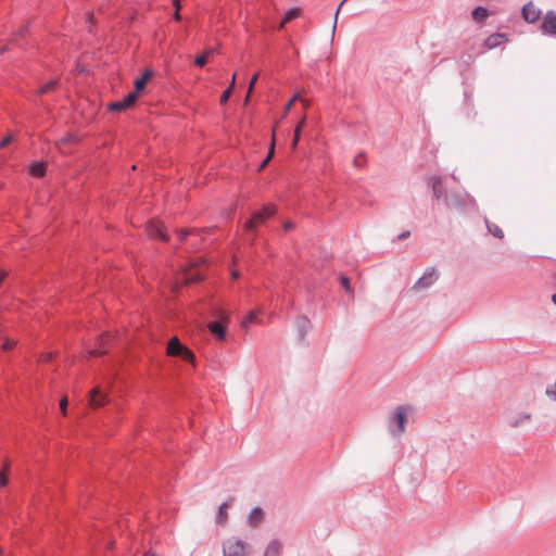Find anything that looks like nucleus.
Here are the masks:
<instances>
[{"label":"nucleus","mask_w":556,"mask_h":556,"mask_svg":"<svg viewBox=\"0 0 556 556\" xmlns=\"http://www.w3.org/2000/svg\"><path fill=\"white\" fill-rule=\"evenodd\" d=\"M276 213V206L268 204L262 210L255 212L250 219L244 223V230L248 232H255L256 228L266 223Z\"/></svg>","instance_id":"1"},{"label":"nucleus","mask_w":556,"mask_h":556,"mask_svg":"<svg viewBox=\"0 0 556 556\" xmlns=\"http://www.w3.org/2000/svg\"><path fill=\"white\" fill-rule=\"evenodd\" d=\"M166 355L172 357H179L187 363H193L195 359L193 352L184 345L177 337H173L167 342Z\"/></svg>","instance_id":"2"},{"label":"nucleus","mask_w":556,"mask_h":556,"mask_svg":"<svg viewBox=\"0 0 556 556\" xmlns=\"http://www.w3.org/2000/svg\"><path fill=\"white\" fill-rule=\"evenodd\" d=\"M413 408L408 405L399 406L389 420V430L393 435L402 434L405 431L407 413Z\"/></svg>","instance_id":"3"},{"label":"nucleus","mask_w":556,"mask_h":556,"mask_svg":"<svg viewBox=\"0 0 556 556\" xmlns=\"http://www.w3.org/2000/svg\"><path fill=\"white\" fill-rule=\"evenodd\" d=\"M247 548L242 540L229 538L223 543V556H247Z\"/></svg>","instance_id":"4"},{"label":"nucleus","mask_w":556,"mask_h":556,"mask_svg":"<svg viewBox=\"0 0 556 556\" xmlns=\"http://www.w3.org/2000/svg\"><path fill=\"white\" fill-rule=\"evenodd\" d=\"M146 231L151 238H159L162 241H167L168 236L164 231L163 224L160 220H150L147 223Z\"/></svg>","instance_id":"5"},{"label":"nucleus","mask_w":556,"mask_h":556,"mask_svg":"<svg viewBox=\"0 0 556 556\" xmlns=\"http://www.w3.org/2000/svg\"><path fill=\"white\" fill-rule=\"evenodd\" d=\"M541 30L543 34L556 35V13L554 11H548L543 16Z\"/></svg>","instance_id":"6"},{"label":"nucleus","mask_w":556,"mask_h":556,"mask_svg":"<svg viewBox=\"0 0 556 556\" xmlns=\"http://www.w3.org/2000/svg\"><path fill=\"white\" fill-rule=\"evenodd\" d=\"M522 17L528 23H535L541 17V11L532 1H529L522 8Z\"/></svg>","instance_id":"7"},{"label":"nucleus","mask_w":556,"mask_h":556,"mask_svg":"<svg viewBox=\"0 0 556 556\" xmlns=\"http://www.w3.org/2000/svg\"><path fill=\"white\" fill-rule=\"evenodd\" d=\"M109 333L102 334L98 340V346L96 349L88 350L87 355L98 357L106 354L109 350Z\"/></svg>","instance_id":"8"},{"label":"nucleus","mask_w":556,"mask_h":556,"mask_svg":"<svg viewBox=\"0 0 556 556\" xmlns=\"http://www.w3.org/2000/svg\"><path fill=\"white\" fill-rule=\"evenodd\" d=\"M438 279V275L434 270L427 271L420 277L416 283L413 286V289L416 291H420L422 289H426L434 283V281Z\"/></svg>","instance_id":"9"},{"label":"nucleus","mask_w":556,"mask_h":556,"mask_svg":"<svg viewBox=\"0 0 556 556\" xmlns=\"http://www.w3.org/2000/svg\"><path fill=\"white\" fill-rule=\"evenodd\" d=\"M137 101L136 92H130L123 100L113 102L110 105V110L112 112H122L128 108H130Z\"/></svg>","instance_id":"10"},{"label":"nucleus","mask_w":556,"mask_h":556,"mask_svg":"<svg viewBox=\"0 0 556 556\" xmlns=\"http://www.w3.org/2000/svg\"><path fill=\"white\" fill-rule=\"evenodd\" d=\"M89 404L93 407H100L106 402V394L101 392L98 388L88 391Z\"/></svg>","instance_id":"11"},{"label":"nucleus","mask_w":556,"mask_h":556,"mask_svg":"<svg viewBox=\"0 0 556 556\" xmlns=\"http://www.w3.org/2000/svg\"><path fill=\"white\" fill-rule=\"evenodd\" d=\"M507 40L506 36L504 34H492L484 40V47L485 49H494L498 46H501L503 42Z\"/></svg>","instance_id":"12"},{"label":"nucleus","mask_w":556,"mask_h":556,"mask_svg":"<svg viewBox=\"0 0 556 556\" xmlns=\"http://www.w3.org/2000/svg\"><path fill=\"white\" fill-rule=\"evenodd\" d=\"M264 517V510L260 507H254L249 514L248 522L251 527L256 528L260 523H262Z\"/></svg>","instance_id":"13"},{"label":"nucleus","mask_w":556,"mask_h":556,"mask_svg":"<svg viewBox=\"0 0 556 556\" xmlns=\"http://www.w3.org/2000/svg\"><path fill=\"white\" fill-rule=\"evenodd\" d=\"M207 328L210 332L215 336L218 340H224L226 337V328L223 326L222 323L218 321H211L207 325Z\"/></svg>","instance_id":"14"},{"label":"nucleus","mask_w":556,"mask_h":556,"mask_svg":"<svg viewBox=\"0 0 556 556\" xmlns=\"http://www.w3.org/2000/svg\"><path fill=\"white\" fill-rule=\"evenodd\" d=\"M153 75V72L150 70H147L143 75L135 80V90L132 92H136V96L138 97V93L143 90L146 87L148 80Z\"/></svg>","instance_id":"15"},{"label":"nucleus","mask_w":556,"mask_h":556,"mask_svg":"<svg viewBox=\"0 0 556 556\" xmlns=\"http://www.w3.org/2000/svg\"><path fill=\"white\" fill-rule=\"evenodd\" d=\"M300 16H301V9L292 8L290 10H288L279 25V29H282L287 23H289Z\"/></svg>","instance_id":"16"},{"label":"nucleus","mask_w":556,"mask_h":556,"mask_svg":"<svg viewBox=\"0 0 556 556\" xmlns=\"http://www.w3.org/2000/svg\"><path fill=\"white\" fill-rule=\"evenodd\" d=\"M281 544L277 540H273L268 543L264 556H280L281 553Z\"/></svg>","instance_id":"17"},{"label":"nucleus","mask_w":556,"mask_h":556,"mask_svg":"<svg viewBox=\"0 0 556 556\" xmlns=\"http://www.w3.org/2000/svg\"><path fill=\"white\" fill-rule=\"evenodd\" d=\"M531 419V415L529 413L520 414L518 417L510 418L508 424L511 428H517L525 422H528Z\"/></svg>","instance_id":"18"},{"label":"nucleus","mask_w":556,"mask_h":556,"mask_svg":"<svg viewBox=\"0 0 556 556\" xmlns=\"http://www.w3.org/2000/svg\"><path fill=\"white\" fill-rule=\"evenodd\" d=\"M304 124H305V116H303L302 119L295 126L294 135H293V140L291 142V148L293 150H295L296 147H298V143H299V140H300V136H301V131H302V128H303Z\"/></svg>","instance_id":"19"},{"label":"nucleus","mask_w":556,"mask_h":556,"mask_svg":"<svg viewBox=\"0 0 556 556\" xmlns=\"http://www.w3.org/2000/svg\"><path fill=\"white\" fill-rule=\"evenodd\" d=\"M471 16L472 18L476 21V22H483L488 16H489V12L485 8L483 7H477L476 9H473V11L471 12Z\"/></svg>","instance_id":"20"},{"label":"nucleus","mask_w":556,"mask_h":556,"mask_svg":"<svg viewBox=\"0 0 556 556\" xmlns=\"http://www.w3.org/2000/svg\"><path fill=\"white\" fill-rule=\"evenodd\" d=\"M30 174L35 177H41L46 173V164L41 162H35L30 165Z\"/></svg>","instance_id":"21"},{"label":"nucleus","mask_w":556,"mask_h":556,"mask_svg":"<svg viewBox=\"0 0 556 556\" xmlns=\"http://www.w3.org/2000/svg\"><path fill=\"white\" fill-rule=\"evenodd\" d=\"M227 509H228V504L227 503H223L218 507L217 515H216V522L217 523L224 525L227 521V518H228Z\"/></svg>","instance_id":"22"},{"label":"nucleus","mask_w":556,"mask_h":556,"mask_svg":"<svg viewBox=\"0 0 556 556\" xmlns=\"http://www.w3.org/2000/svg\"><path fill=\"white\" fill-rule=\"evenodd\" d=\"M274 153H275V131L273 132V138H271V142H270V148H269L268 154H267L266 159L260 164V166L257 168L258 172H262L266 167L268 162L274 156Z\"/></svg>","instance_id":"23"},{"label":"nucleus","mask_w":556,"mask_h":556,"mask_svg":"<svg viewBox=\"0 0 556 556\" xmlns=\"http://www.w3.org/2000/svg\"><path fill=\"white\" fill-rule=\"evenodd\" d=\"M488 230L491 235H493L496 238L502 239L504 237V232L500 226H497L494 223L486 222Z\"/></svg>","instance_id":"24"},{"label":"nucleus","mask_w":556,"mask_h":556,"mask_svg":"<svg viewBox=\"0 0 556 556\" xmlns=\"http://www.w3.org/2000/svg\"><path fill=\"white\" fill-rule=\"evenodd\" d=\"M256 321H257V320H256V318H255V313H254V312H250V313L245 316V318L243 319V321H242L241 326H242L243 328H248L251 324H254V323H256Z\"/></svg>","instance_id":"25"},{"label":"nucleus","mask_w":556,"mask_h":556,"mask_svg":"<svg viewBox=\"0 0 556 556\" xmlns=\"http://www.w3.org/2000/svg\"><path fill=\"white\" fill-rule=\"evenodd\" d=\"M56 85H58V80H51V81L47 83L46 85H43L39 89L38 93L42 94V93L49 92L50 90L54 89L56 87Z\"/></svg>","instance_id":"26"},{"label":"nucleus","mask_w":556,"mask_h":556,"mask_svg":"<svg viewBox=\"0 0 556 556\" xmlns=\"http://www.w3.org/2000/svg\"><path fill=\"white\" fill-rule=\"evenodd\" d=\"M77 141H78V137H77L76 135H72V134H70V135L64 136V137L60 140L59 144H60V147H61V146H65V144H67V143H73V142H77Z\"/></svg>","instance_id":"27"},{"label":"nucleus","mask_w":556,"mask_h":556,"mask_svg":"<svg viewBox=\"0 0 556 556\" xmlns=\"http://www.w3.org/2000/svg\"><path fill=\"white\" fill-rule=\"evenodd\" d=\"M296 100H300V93H295L290 100L289 102L285 105L283 108V116H286L289 111L291 110L293 103L296 101Z\"/></svg>","instance_id":"28"},{"label":"nucleus","mask_w":556,"mask_h":556,"mask_svg":"<svg viewBox=\"0 0 556 556\" xmlns=\"http://www.w3.org/2000/svg\"><path fill=\"white\" fill-rule=\"evenodd\" d=\"M433 192L438 199L442 197V184L439 178L433 180Z\"/></svg>","instance_id":"29"},{"label":"nucleus","mask_w":556,"mask_h":556,"mask_svg":"<svg viewBox=\"0 0 556 556\" xmlns=\"http://www.w3.org/2000/svg\"><path fill=\"white\" fill-rule=\"evenodd\" d=\"M55 356V354L53 352H45V353H41L38 357V362L39 363H48L50 362L53 357Z\"/></svg>","instance_id":"30"},{"label":"nucleus","mask_w":556,"mask_h":556,"mask_svg":"<svg viewBox=\"0 0 556 556\" xmlns=\"http://www.w3.org/2000/svg\"><path fill=\"white\" fill-rule=\"evenodd\" d=\"M545 394L552 400L556 402V384H549L546 390Z\"/></svg>","instance_id":"31"},{"label":"nucleus","mask_w":556,"mask_h":556,"mask_svg":"<svg viewBox=\"0 0 556 556\" xmlns=\"http://www.w3.org/2000/svg\"><path fill=\"white\" fill-rule=\"evenodd\" d=\"M231 93H232L231 88H227V89L222 93V96H220V99H219L220 104H225V103L228 101V99L230 98Z\"/></svg>","instance_id":"32"},{"label":"nucleus","mask_w":556,"mask_h":556,"mask_svg":"<svg viewBox=\"0 0 556 556\" xmlns=\"http://www.w3.org/2000/svg\"><path fill=\"white\" fill-rule=\"evenodd\" d=\"M206 62H207L206 54L199 55L194 59V64L200 67L204 66L206 64Z\"/></svg>","instance_id":"33"},{"label":"nucleus","mask_w":556,"mask_h":556,"mask_svg":"<svg viewBox=\"0 0 556 556\" xmlns=\"http://www.w3.org/2000/svg\"><path fill=\"white\" fill-rule=\"evenodd\" d=\"M16 342L14 340L7 339L2 344L1 349L3 351H9L15 346Z\"/></svg>","instance_id":"34"},{"label":"nucleus","mask_w":556,"mask_h":556,"mask_svg":"<svg viewBox=\"0 0 556 556\" xmlns=\"http://www.w3.org/2000/svg\"><path fill=\"white\" fill-rule=\"evenodd\" d=\"M7 469L0 471V488H4L8 484Z\"/></svg>","instance_id":"35"},{"label":"nucleus","mask_w":556,"mask_h":556,"mask_svg":"<svg viewBox=\"0 0 556 556\" xmlns=\"http://www.w3.org/2000/svg\"><path fill=\"white\" fill-rule=\"evenodd\" d=\"M12 141H13V136H12V135H8L7 137H4V138L0 141V149L5 148V147H7V146H9Z\"/></svg>","instance_id":"36"},{"label":"nucleus","mask_w":556,"mask_h":556,"mask_svg":"<svg viewBox=\"0 0 556 556\" xmlns=\"http://www.w3.org/2000/svg\"><path fill=\"white\" fill-rule=\"evenodd\" d=\"M345 1H346V0H343V1L339 4V7H338V9H337V11H336V14H334V21H333V26H332V33H334V31H336V27H337V21H338L339 12H340V9H341V7L343 5V3H344Z\"/></svg>","instance_id":"37"},{"label":"nucleus","mask_w":556,"mask_h":556,"mask_svg":"<svg viewBox=\"0 0 556 556\" xmlns=\"http://www.w3.org/2000/svg\"><path fill=\"white\" fill-rule=\"evenodd\" d=\"M257 77H258V74H254L250 80V84H249V94H251L255 84H256V80H257Z\"/></svg>","instance_id":"38"},{"label":"nucleus","mask_w":556,"mask_h":556,"mask_svg":"<svg viewBox=\"0 0 556 556\" xmlns=\"http://www.w3.org/2000/svg\"><path fill=\"white\" fill-rule=\"evenodd\" d=\"M67 404H68L67 397H63V399L60 401V408H61V410H62L63 415H66Z\"/></svg>","instance_id":"39"},{"label":"nucleus","mask_w":556,"mask_h":556,"mask_svg":"<svg viewBox=\"0 0 556 556\" xmlns=\"http://www.w3.org/2000/svg\"><path fill=\"white\" fill-rule=\"evenodd\" d=\"M282 227L286 231L292 230L294 228V224L292 222H285Z\"/></svg>","instance_id":"40"},{"label":"nucleus","mask_w":556,"mask_h":556,"mask_svg":"<svg viewBox=\"0 0 556 556\" xmlns=\"http://www.w3.org/2000/svg\"><path fill=\"white\" fill-rule=\"evenodd\" d=\"M341 283L345 288L346 291H350V282L346 277H344V276L341 277Z\"/></svg>","instance_id":"41"},{"label":"nucleus","mask_w":556,"mask_h":556,"mask_svg":"<svg viewBox=\"0 0 556 556\" xmlns=\"http://www.w3.org/2000/svg\"><path fill=\"white\" fill-rule=\"evenodd\" d=\"M189 233H190V231H189V230H179V231H178V236H179L180 240H185V239H186V237H187Z\"/></svg>","instance_id":"42"},{"label":"nucleus","mask_w":556,"mask_h":556,"mask_svg":"<svg viewBox=\"0 0 556 556\" xmlns=\"http://www.w3.org/2000/svg\"><path fill=\"white\" fill-rule=\"evenodd\" d=\"M236 73L232 75V78L230 80V86L228 88H231V90H233V87H235V84H236Z\"/></svg>","instance_id":"43"},{"label":"nucleus","mask_w":556,"mask_h":556,"mask_svg":"<svg viewBox=\"0 0 556 556\" xmlns=\"http://www.w3.org/2000/svg\"><path fill=\"white\" fill-rule=\"evenodd\" d=\"M173 5L175 7L176 10H179L180 9V0H173Z\"/></svg>","instance_id":"44"},{"label":"nucleus","mask_w":556,"mask_h":556,"mask_svg":"<svg viewBox=\"0 0 556 556\" xmlns=\"http://www.w3.org/2000/svg\"><path fill=\"white\" fill-rule=\"evenodd\" d=\"M198 279H200V277H199L198 275H197V276H194V277H193V276H190V277L187 279V281H186V282H187V283H189V282H192V281L198 280Z\"/></svg>","instance_id":"45"},{"label":"nucleus","mask_w":556,"mask_h":556,"mask_svg":"<svg viewBox=\"0 0 556 556\" xmlns=\"http://www.w3.org/2000/svg\"><path fill=\"white\" fill-rule=\"evenodd\" d=\"M300 100H301V102H302V104H303V106H304L305 109L309 106V101H308V100H306V99H301V98H300Z\"/></svg>","instance_id":"46"},{"label":"nucleus","mask_w":556,"mask_h":556,"mask_svg":"<svg viewBox=\"0 0 556 556\" xmlns=\"http://www.w3.org/2000/svg\"><path fill=\"white\" fill-rule=\"evenodd\" d=\"M174 18H175L176 21H180L181 16H180V14H179V10H176V12H175V14H174Z\"/></svg>","instance_id":"47"},{"label":"nucleus","mask_w":556,"mask_h":556,"mask_svg":"<svg viewBox=\"0 0 556 556\" xmlns=\"http://www.w3.org/2000/svg\"><path fill=\"white\" fill-rule=\"evenodd\" d=\"M408 236H409V231H406V232H404V233L400 235V236H399V239H405V238H407Z\"/></svg>","instance_id":"48"},{"label":"nucleus","mask_w":556,"mask_h":556,"mask_svg":"<svg viewBox=\"0 0 556 556\" xmlns=\"http://www.w3.org/2000/svg\"><path fill=\"white\" fill-rule=\"evenodd\" d=\"M213 52H214L213 49H208L203 54H206V58H208L211 54H213Z\"/></svg>","instance_id":"49"},{"label":"nucleus","mask_w":556,"mask_h":556,"mask_svg":"<svg viewBox=\"0 0 556 556\" xmlns=\"http://www.w3.org/2000/svg\"><path fill=\"white\" fill-rule=\"evenodd\" d=\"M231 275H232V278H233V279H237V278L239 277V273H238V271H236V270H235V271H232V274H231Z\"/></svg>","instance_id":"50"},{"label":"nucleus","mask_w":556,"mask_h":556,"mask_svg":"<svg viewBox=\"0 0 556 556\" xmlns=\"http://www.w3.org/2000/svg\"><path fill=\"white\" fill-rule=\"evenodd\" d=\"M144 556H157V555L155 553H153V552H147L144 554Z\"/></svg>","instance_id":"51"},{"label":"nucleus","mask_w":556,"mask_h":556,"mask_svg":"<svg viewBox=\"0 0 556 556\" xmlns=\"http://www.w3.org/2000/svg\"><path fill=\"white\" fill-rule=\"evenodd\" d=\"M552 301H553V303L556 305V294H553V296H552Z\"/></svg>","instance_id":"52"},{"label":"nucleus","mask_w":556,"mask_h":556,"mask_svg":"<svg viewBox=\"0 0 556 556\" xmlns=\"http://www.w3.org/2000/svg\"><path fill=\"white\" fill-rule=\"evenodd\" d=\"M249 99H250V94L248 93L245 97L244 103H248Z\"/></svg>","instance_id":"53"},{"label":"nucleus","mask_w":556,"mask_h":556,"mask_svg":"<svg viewBox=\"0 0 556 556\" xmlns=\"http://www.w3.org/2000/svg\"><path fill=\"white\" fill-rule=\"evenodd\" d=\"M2 554H3V551H2V548L0 547V556H2Z\"/></svg>","instance_id":"54"}]
</instances>
